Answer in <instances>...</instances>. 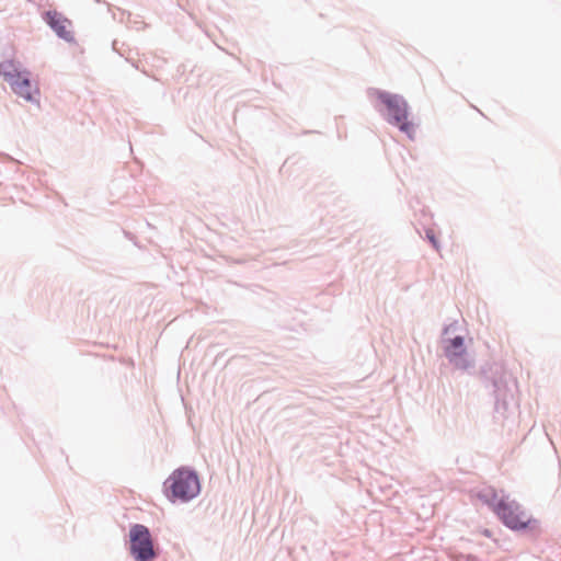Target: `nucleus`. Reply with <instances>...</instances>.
<instances>
[{"label": "nucleus", "instance_id": "obj_1", "mask_svg": "<svg viewBox=\"0 0 561 561\" xmlns=\"http://www.w3.org/2000/svg\"><path fill=\"white\" fill-rule=\"evenodd\" d=\"M478 499L485 504L510 530L516 533H541L540 520L528 516L524 507L511 499L504 490L497 491L493 486L485 488L478 493Z\"/></svg>", "mask_w": 561, "mask_h": 561}, {"label": "nucleus", "instance_id": "obj_2", "mask_svg": "<svg viewBox=\"0 0 561 561\" xmlns=\"http://www.w3.org/2000/svg\"><path fill=\"white\" fill-rule=\"evenodd\" d=\"M480 378L485 388L492 389L494 417L506 419L507 413L517 408V380L502 364L491 363L481 366Z\"/></svg>", "mask_w": 561, "mask_h": 561}, {"label": "nucleus", "instance_id": "obj_3", "mask_svg": "<svg viewBox=\"0 0 561 561\" xmlns=\"http://www.w3.org/2000/svg\"><path fill=\"white\" fill-rule=\"evenodd\" d=\"M368 92L369 95L376 96L378 102L385 106V112L379 111L383 119L389 125L398 128L410 140H414L416 125L409 119L410 105L404 96L377 88H370Z\"/></svg>", "mask_w": 561, "mask_h": 561}, {"label": "nucleus", "instance_id": "obj_4", "mask_svg": "<svg viewBox=\"0 0 561 561\" xmlns=\"http://www.w3.org/2000/svg\"><path fill=\"white\" fill-rule=\"evenodd\" d=\"M202 491V482L197 470L191 466L174 469L162 484V493L172 503H188Z\"/></svg>", "mask_w": 561, "mask_h": 561}, {"label": "nucleus", "instance_id": "obj_5", "mask_svg": "<svg viewBox=\"0 0 561 561\" xmlns=\"http://www.w3.org/2000/svg\"><path fill=\"white\" fill-rule=\"evenodd\" d=\"M125 545L134 561H156L161 553L150 528L144 524H130Z\"/></svg>", "mask_w": 561, "mask_h": 561}, {"label": "nucleus", "instance_id": "obj_6", "mask_svg": "<svg viewBox=\"0 0 561 561\" xmlns=\"http://www.w3.org/2000/svg\"><path fill=\"white\" fill-rule=\"evenodd\" d=\"M0 76L3 77L12 91L30 103H39L36 95L39 94L37 87H33L31 72L26 68H22L20 62L13 59H7L0 62Z\"/></svg>", "mask_w": 561, "mask_h": 561}, {"label": "nucleus", "instance_id": "obj_7", "mask_svg": "<svg viewBox=\"0 0 561 561\" xmlns=\"http://www.w3.org/2000/svg\"><path fill=\"white\" fill-rule=\"evenodd\" d=\"M442 344L444 356L456 370L470 373L474 368V359L468 353L463 335L442 337Z\"/></svg>", "mask_w": 561, "mask_h": 561}, {"label": "nucleus", "instance_id": "obj_8", "mask_svg": "<svg viewBox=\"0 0 561 561\" xmlns=\"http://www.w3.org/2000/svg\"><path fill=\"white\" fill-rule=\"evenodd\" d=\"M42 19L58 38L70 44L76 42L73 33L68 30V26H71L72 22L62 13L56 10H47L43 12Z\"/></svg>", "mask_w": 561, "mask_h": 561}, {"label": "nucleus", "instance_id": "obj_9", "mask_svg": "<svg viewBox=\"0 0 561 561\" xmlns=\"http://www.w3.org/2000/svg\"><path fill=\"white\" fill-rule=\"evenodd\" d=\"M425 238L430 241L435 250L439 249L440 244L433 229H425Z\"/></svg>", "mask_w": 561, "mask_h": 561}, {"label": "nucleus", "instance_id": "obj_10", "mask_svg": "<svg viewBox=\"0 0 561 561\" xmlns=\"http://www.w3.org/2000/svg\"><path fill=\"white\" fill-rule=\"evenodd\" d=\"M461 559H463L465 561H479V558L474 554H471V553H468V554H459L457 557V560L456 561H460Z\"/></svg>", "mask_w": 561, "mask_h": 561}, {"label": "nucleus", "instance_id": "obj_11", "mask_svg": "<svg viewBox=\"0 0 561 561\" xmlns=\"http://www.w3.org/2000/svg\"><path fill=\"white\" fill-rule=\"evenodd\" d=\"M457 328V322L447 324L443 328L442 337H445V335L449 334L450 331H454Z\"/></svg>", "mask_w": 561, "mask_h": 561}, {"label": "nucleus", "instance_id": "obj_12", "mask_svg": "<svg viewBox=\"0 0 561 561\" xmlns=\"http://www.w3.org/2000/svg\"><path fill=\"white\" fill-rule=\"evenodd\" d=\"M483 535L486 537L491 536V531L489 529H484Z\"/></svg>", "mask_w": 561, "mask_h": 561}, {"label": "nucleus", "instance_id": "obj_13", "mask_svg": "<svg viewBox=\"0 0 561 561\" xmlns=\"http://www.w3.org/2000/svg\"><path fill=\"white\" fill-rule=\"evenodd\" d=\"M96 3H106L104 0H94Z\"/></svg>", "mask_w": 561, "mask_h": 561}, {"label": "nucleus", "instance_id": "obj_14", "mask_svg": "<svg viewBox=\"0 0 561 561\" xmlns=\"http://www.w3.org/2000/svg\"><path fill=\"white\" fill-rule=\"evenodd\" d=\"M116 43H117V41H114V42H113V48H114V49H116V47H115V46H116Z\"/></svg>", "mask_w": 561, "mask_h": 561}]
</instances>
